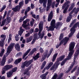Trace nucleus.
Listing matches in <instances>:
<instances>
[{"mask_svg": "<svg viewBox=\"0 0 79 79\" xmlns=\"http://www.w3.org/2000/svg\"><path fill=\"white\" fill-rule=\"evenodd\" d=\"M75 42H71L69 45V50L70 52H69L68 56L67 58H66L64 59L61 62L60 64L61 66H63L67 61V60H71V57L73 56V55L74 52V50H73L75 47Z\"/></svg>", "mask_w": 79, "mask_h": 79, "instance_id": "obj_1", "label": "nucleus"}, {"mask_svg": "<svg viewBox=\"0 0 79 79\" xmlns=\"http://www.w3.org/2000/svg\"><path fill=\"white\" fill-rule=\"evenodd\" d=\"M77 26L79 27V22H77L75 23L73 26L72 27L70 31L71 32L69 34V38H70L73 35H74V32H75V31H76V29L75 28H76V27H77Z\"/></svg>", "mask_w": 79, "mask_h": 79, "instance_id": "obj_2", "label": "nucleus"}, {"mask_svg": "<svg viewBox=\"0 0 79 79\" xmlns=\"http://www.w3.org/2000/svg\"><path fill=\"white\" fill-rule=\"evenodd\" d=\"M62 24L61 23L57 22L56 23V26H54L51 25L49 27V29H48V31H53L55 30V28H56V29H57L59 28V26H62Z\"/></svg>", "mask_w": 79, "mask_h": 79, "instance_id": "obj_3", "label": "nucleus"}, {"mask_svg": "<svg viewBox=\"0 0 79 79\" xmlns=\"http://www.w3.org/2000/svg\"><path fill=\"white\" fill-rule=\"evenodd\" d=\"M34 60L33 59H31V60H29L28 61L27 60H26L22 64L21 66V68L22 69H24L25 67H28L30 66V64H31V63L33 62Z\"/></svg>", "mask_w": 79, "mask_h": 79, "instance_id": "obj_4", "label": "nucleus"}, {"mask_svg": "<svg viewBox=\"0 0 79 79\" xmlns=\"http://www.w3.org/2000/svg\"><path fill=\"white\" fill-rule=\"evenodd\" d=\"M15 46V43L11 44L9 46H8L7 48V53H6V56L4 55L3 56H5L6 58V57H7L8 55L10 54V53H11V52L13 50V48Z\"/></svg>", "mask_w": 79, "mask_h": 79, "instance_id": "obj_5", "label": "nucleus"}, {"mask_svg": "<svg viewBox=\"0 0 79 79\" xmlns=\"http://www.w3.org/2000/svg\"><path fill=\"white\" fill-rule=\"evenodd\" d=\"M48 50H46L45 51V52L43 53V55L42 56V59L40 60L41 62H42L43 61H44L46 58H47H47H48V57L50 56V55H51V54L50 53H49L48 54Z\"/></svg>", "mask_w": 79, "mask_h": 79, "instance_id": "obj_6", "label": "nucleus"}, {"mask_svg": "<svg viewBox=\"0 0 79 79\" xmlns=\"http://www.w3.org/2000/svg\"><path fill=\"white\" fill-rule=\"evenodd\" d=\"M79 54V48L76 51L75 54H74V57L73 59V62L72 63L71 65L72 64L73 65V66L75 64V63H76V60L77 58V56Z\"/></svg>", "mask_w": 79, "mask_h": 79, "instance_id": "obj_7", "label": "nucleus"}, {"mask_svg": "<svg viewBox=\"0 0 79 79\" xmlns=\"http://www.w3.org/2000/svg\"><path fill=\"white\" fill-rule=\"evenodd\" d=\"M69 38L68 37H65L64 38V39L62 40L61 41H60L61 43L63 44V45H66V44H67V43H68V42L69 41Z\"/></svg>", "mask_w": 79, "mask_h": 79, "instance_id": "obj_8", "label": "nucleus"}, {"mask_svg": "<svg viewBox=\"0 0 79 79\" xmlns=\"http://www.w3.org/2000/svg\"><path fill=\"white\" fill-rule=\"evenodd\" d=\"M63 73H61L59 75V77L57 78L58 77V75L57 73H55L54 76L51 79H61V77H63Z\"/></svg>", "mask_w": 79, "mask_h": 79, "instance_id": "obj_9", "label": "nucleus"}, {"mask_svg": "<svg viewBox=\"0 0 79 79\" xmlns=\"http://www.w3.org/2000/svg\"><path fill=\"white\" fill-rule=\"evenodd\" d=\"M13 67V66L11 65H6L4 66V70L5 71H8L10 69H11Z\"/></svg>", "mask_w": 79, "mask_h": 79, "instance_id": "obj_10", "label": "nucleus"}, {"mask_svg": "<svg viewBox=\"0 0 79 79\" xmlns=\"http://www.w3.org/2000/svg\"><path fill=\"white\" fill-rule=\"evenodd\" d=\"M6 57H5V56H3L2 59V61L0 62L1 66H3L5 65V63H6Z\"/></svg>", "mask_w": 79, "mask_h": 79, "instance_id": "obj_11", "label": "nucleus"}, {"mask_svg": "<svg viewBox=\"0 0 79 79\" xmlns=\"http://www.w3.org/2000/svg\"><path fill=\"white\" fill-rule=\"evenodd\" d=\"M53 18V12H51L49 15L48 16V22L51 21V20Z\"/></svg>", "mask_w": 79, "mask_h": 79, "instance_id": "obj_12", "label": "nucleus"}, {"mask_svg": "<svg viewBox=\"0 0 79 79\" xmlns=\"http://www.w3.org/2000/svg\"><path fill=\"white\" fill-rule=\"evenodd\" d=\"M39 28L40 31L38 34H41V31L43 30V24L42 22H40L39 24Z\"/></svg>", "mask_w": 79, "mask_h": 79, "instance_id": "obj_13", "label": "nucleus"}, {"mask_svg": "<svg viewBox=\"0 0 79 79\" xmlns=\"http://www.w3.org/2000/svg\"><path fill=\"white\" fill-rule=\"evenodd\" d=\"M31 49L30 48L29 49H28L26 52L23 55V56L22 57V59L23 60L24 59V58H25V57H26V56H27V55L29 53V52H30V51H31Z\"/></svg>", "mask_w": 79, "mask_h": 79, "instance_id": "obj_14", "label": "nucleus"}, {"mask_svg": "<svg viewBox=\"0 0 79 79\" xmlns=\"http://www.w3.org/2000/svg\"><path fill=\"white\" fill-rule=\"evenodd\" d=\"M68 5H70V1H67L62 6V9L63 10H64V8H66V6Z\"/></svg>", "mask_w": 79, "mask_h": 79, "instance_id": "obj_15", "label": "nucleus"}, {"mask_svg": "<svg viewBox=\"0 0 79 79\" xmlns=\"http://www.w3.org/2000/svg\"><path fill=\"white\" fill-rule=\"evenodd\" d=\"M15 48L16 50L17 51H20V50H21L20 45H19V44L18 43L15 45Z\"/></svg>", "mask_w": 79, "mask_h": 79, "instance_id": "obj_16", "label": "nucleus"}, {"mask_svg": "<svg viewBox=\"0 0 79 79\" xmlns=\"http://www.w3.org/2000/svg\"><path fill=\"white\" fill-rule=\"evenodd\" d=\"M39 54H40V53H37L35 56H33V58L34 60V61H35L36 60H37V59L39 58L40 57L39 56Z\"/></svg>", "mask_w": 79, "mask_h": 79, "instance_id": "obj_17", "label": "nucleus"}, {"mask_svg": "<svg viewBox=\"0 0 79 79\" xmlns=\"http://www.w3.org/2000/svg\"><path fill=\"white\" fill-rule=\"evenodd\" d=\"M22 60V58H19L16 60L14 62V63L15 64L17 65Z\"/></svg>", "mask_w": 79, "mask_h": 79, "instance_id": "obj_18", "label": "nucleus"}, {"mask_svg": "<svg viewBox=\"0 0 79 79\" xmlns=\"http://www.w3.org/2000/svg\"><path fill=\"white\" fill-rule=\"evenodd\" d=\"M48 72H47L45 73L42 74V75H41L40 76V78H42L43 79H46V76L47 74H48Z\"/></svg>", "mask_w": 79, "mask_h": 79, "instance_id": "obj_19", "label": "nucleus"}, {"mask_svg": "<svg viewBox=\"0 0 79 79\" xmlns=\"http://www.w3.org/2000/svg\"><path fill=\"white\" fill-rule=\"evenodd\" d=\"M13 73L12 70H10L8 72V73H7L6 74L7 77H8V78H9V77H10L11 76H12Z\"/></svg>", "mask_w": 79, "mask_h": 79, "instance_id": "obj_20", "label": "nucleus"}, {"mask_svg": "<svg viewBox=\"0 0 79 79\" xmlns=\"http://www.w3.org/2000/svg\"><path fill=\"white\" fill-rule=\"evenodd\" d=\"M69 6H70V5H67L63 11V13H64V14H66V13H67V10L68 9V8H69Z\"/></svg>", "mask_w": 79, "mask_h": 79, "instance_id": "obj_21", "label": "nucleus"}, {"mask_svg": "<svg viewBox=\"0 0 79 79\" xmlns=\"http://www.w3.org/2000/svg\"><path fill=\"white\" fill-rule=\"evenodd\" d=\"M73 65H74L72 64L71 65H70L68 69L66 71L65 73L66 74L68 73H69V71H70L72 69H73Z\"/></svg>", "mask_w": 79, "mask_h": 79, "instance_id": "obj_22", "label": "nucleus"}, {"mask_svg": "<svg viewBox=\"0 0 79 79\" xmlns=\"http://www.w3.org/2000/svg\"><path fill=\"white\" fill-rule=\"evenodd\" d=\"M50 25L53 26H56V21L55 20L53 19L51 22Z\"/></svg>", "mask_w": 79, "mask_h": 79, "instance_id": "obj_23", "label": "nucleus"}, {"mask_svg": "<svg viewBox=\"0 0 79 79\" xmlns=\"http://www.w3.org/2000/svg\"><path fill=\"white\" fill-rule=\"evenodd\" d=\"M24 29L22 28V27H20V30L19 31L18 34L20 35V36H21V35H22V34L23 33V31H24Z\"/></svg>", "mask_w": 79, "mask_h": 79, "instance_id": "obj_24", "label": "nucleus"}, {"mask_svg": "<svg viewBox=\"0 0 79 79\" xmlns=\"http://www.w3.org/2000/svg\"><path fill=\"white\" fill-rule=\"evenodd\" d=\"M12 10H13L14 11H15V12H17V11L19 12L20 11V9H19V8L17 6H15V7L13 8Z\"/></svg>", "mask_w": 79, "mask_h": 79, "instance_id": "obj_25", "label": "nucleus"}, {"mask_svg": "<svg viewBox=\"0 0 79 79\" xmlns=\"http://www.w3.org/2000/svg\"><path fill=\"white\" fill-rule=\"evenodd\" d=\"M23 1L20 2L19 3V5L17 6L19 7V10H20L21 7L23 6Z\"/></svg>", "mask_w": 79, "mask_h": 79, "instance_id": "obj_26", "label": "nucleus"}, {"mask_svg": "<svg viewBox=\"0 0 79 79\" xmlns=\"http://www.w3.org/2000/svg\"><path fill=\"white\" fill-rule=\"evenodd\" d=\"M64 58H65V55H64L60 56L57 59L59 61H62Z\"/></svg>", "mask_w": 79, "mask_h": 79, "instance_id": "obj_27", "label": "nucleus"}, {"mask_svg": "<svg viewBox=\"0 0 79 79\" xmlns=\"http://www.w3.org/2000/svg\"><path fill=\"white\" fill-rule=\"evenodd\" d=\"M38 35L40 38L41 39H42L45 35V33L43 32L42 34H41V33H38Z\"/></svg>", "mask_w": 79, "mask_h": 79, "instance_id": "obj_28", "label": "nucleus"}, {"mask_svg": "<svg viewBox=\"0 0 79 79\" xmlns=\"http://www.w3.org/2000/svg\"><path fill=\"white\" fill-rule=\"evenodd\" d=\"M32 37L30 36L28 38H27L26 40V43H29V42H31L32 41Z\"/></svg>", "mask_w": 79, "mask_h": 79, "instance_id": "obj_29", "label": "nucleus"}, {"mask_svg": "<svg viewBox=\"0 0 79 79\" xmlns=\"http://www.w3.org/2000/svg\"><path fill=\"white\" fill-rule=\"evenodd\" d=\"M74 3L71 4V6L69 7V11H70L71 10H72V9H73V8L74 7Z\"/></svg>", "mask_w": 79, "mask_h": 79, "instance_id": "obj_30", "label": "nucleus"}, {"mask_svg": "<svg viewBox=\"0 0 79 79\" xmlns=\"http://www.w3.org/2000/svg\"><path fill=\"white\" fill-rule=\"evenodd\" d=\"M58 55V53H55L53 56L52 59V62H54L56 60V56Z\"/></svg>", "mask_w": 79, "mask_h": 79, "instance_id": "obj_31", "label": "nucleus"}, {"mask_svg": "<svg viewBox=\"0 0 79 79\" xmlns=\"http://www.w3.org/2000/svg\"><path fill=\"white\" fill-rule=\"evenodd\" d=\"M12 37V35L11 34H10L9 35V37L8 40V43L10 44V41L11 40V37Z\"/></svg>", "mask_w": 79, "mask_h": 79, "instance_id": "obj_32", "label": "nucleus"}, {"mask_svg": "<svg viewBox=\"0 0 79 79\" xmlns=\"http://www.w3.org/2000/svg\"><path fill=\"white\" fill-rule=\"evenodd\" d=\"M52 0H48V6L47 8H49V6L51 5L52 4Z\"/></svg>", "mask_w": 79, "mask_h": 79, "instance_id": "obj_33", "label": "nucleus"}, {"mask_svg": "<svg viewBox=\"0 0 79 79\" xmlns=\"http://www.w3.org/2000/svg\"><path fill=\"white\" fill-rule=\"evenodd\" d=\"M76 19H74L73 21H72V22L70 23V24L69 26V27H73V26L74 24V23H76Z\"/></svg>", "mask_w": 79, "mask_h": 79, "instance_id": "obj_34", "label": "nucleus"}, {"mask_svg": "<svg viewBox=\"0 0 79 79\" xmlns=\"http://www.w3.org/2000/svg\"><path fill=\"white\" fill-rule=\"evenodd\" d=\"M27 16H24L23 18L22 17H21L20 18L19 20V23H21L22 21H23L24 19L25 18H26Z\"/></svg>", "mask_w": 79, "mask_h": 79, "instance_id": "obj_35", "label": "nucleus"}, {"mask_svg": "<svg viewBox=\"0 0 79 79\" xmlns=\"http://www.w3.org/2000/svg\"><path fill=\"white\" fill-rule=\"evenodd\" d=\"M19 35H20L19 34L16 35L15 36L16 41H18V40H19Z\"/></svg>", "mask_w": 79, "mask_h": 79, "instance_id": "obj_36", "label": "nucleus"}, {"mask_svg": "<svg viewBox=\"0 0 79 79\" xmlns=\"http://www.w3.org/2000/svg\"><path fill=\"white\" fill-rule=\"evenodd\" d=\"M72 19V17H71L69 16L66 19V22H68V23H69L71 21V20Z\"/></svg>", "mask_w": 79, "mask_h": 79, "instance_id": "obj_37", "label": "nucleus"}, {"mask_svg": "<svg viewBox=\"0 0 79 79\" xmlns=\"http://www.w3.org/2000/svg\"><path fill=\"white\" fill-rule=\"evenodd\" d=\"M4 53H5V49H3L0 53V56H1V57H2V56H3Z\"/></svg>", "mask_w": 79, "mask_h": 79, "instance_id": "obj_38", "label": "nucleus"}, {"mask_svg": "<svg viewBox=\"0 0 79 79\" xmlns=\"http://www.w3.org/2000/svg\"><path fill=\"white\" fill-rule=\"evenodd\" d=\"M63 33H61L60 34L59 39V41H60V40H61L63 39Z\"/></svg>", "mask_w": 79, "mask_h": 79, "instance_id": "obj_39", "label": "nucleus"}, {"mask_svg": "<svg viewBox=\"0 0 79 79\" xmlns=\"http://www.w3.org/2000/svg\"><path fill=\"white\" fill-rule=\"evenodd\" d=\"M23 54V53L21 52H18L17 54H16V56L17 57H19V56H21L22 54Z\"/></svg>", "mask_w": 79, "mask_h": 79, "instance_id": "obj_40", "label": "nucleus"}, {"mask_svg": "<svg viewBox=\"0 0 79 79\" xmlns=\"http://www.w3.org/2000/svg\"><path fill=\"white\" fill-rule=\"evenodd\" d=\"M6 5H4L3 6V7L1 8V10H0V12L2 13V11L4 10L5 8H6Z\"/></svg>", "mask_w": 79, "mask_h": 79, "instance_id": "obj_41", "label": "nucleus"}, {"mask_svg": "<svg viewBox=\"0 0 79 79\" xmlns=\"http://www.w3.org/2000/svg\"><path fill=\"white\" fill-rule=\"evenodd\" d=\"M79 11V7L77 8L74 11V13L75 15H77Z\"/></svg>", "mask_w": 79, "mask_h": 79, "instance_id": "obj_42", "label": "nucleus"}, {"mask_svg": "<svg viewBox=\"0 0 79 79\" xmlns=\"http://www.w3.org/2000/svg\"><path fill=\"white\" fill-rule=\"evenodd\" d=\"M77 66H76L73 70H72L71 71V73H73L74 71H75V70H76L77 69Z\"/></svg>", "mask_w": 79, "mask_h": 79, "instance_id": "obj_43", "label": "nucleus"}, {"mask_svg": "<svg viewBox=\"0 0 79 79\" xmlns=\"http://www.w3.org/2000/svg\"><path fill=\"white\" fill-rule=\"evenodd\" d=\"M47 0H46L45 1H43V3L44 6L45 8L46 7V4H47Z\"/></svg>", "mask_w": 79, "mask_h": 79, "instance_id": "obj_44", "label": "nucleus"}, {"mask_svg": "<svg viewBox=\"0 0 79 79\" xmlns=\"http://www.w3.org/2000/svg\"><path fill=\"white\" fill-rule=\"evenodd\" d=\"M39 51L41 53H44V49L41 47L39 49Z\"/></svg>", "mask_w": 79, "mask_h": 79, "instance_id": "obj_45", "label": "nucleus"}, {"mask_svg": "<svg viewBox=\"0 0 79 79\" xmlns=\"http://www.w3.org/2000/svg\"><path fill=\"white\" fill-rule=\"evenodd\" d=\"M7 21L8 23H10V22L11 21V17H6Z\"/></svg>", "mask_w": 79, "mask_h": 79, "instance_id": "obj_46", "label": "nucleus"}, {"mask_svg": "<svg viewBox=\"0 0 79 79\" xmlns=\"http://www.w3.org/2000/svg\"><path fill=\"white\" fill-rule=\"evenodd\" d=\"M40 9V12L42 13H43V12H44L45 11V9H40V8H39Z\"/></svg>", "mask_w": 79, "mask_h": 79, "instance_id": "obj_47", "label": "nucleus"}, {"mask_svg": "<svg viewBox=\"0 0 79 79\" xmlns=\"http://www.w3.org/2000/svg\"><path fill=\"white\" fill-rule=\"evenodd\" d=\"M29 69H25V72L24 73V75H26L27 73H28V72H29Z\"/></svg>", "mask_w": 79, "mask_h": 79, "instance_id": "obj_48", "label": "nucleus"}, {"mask_svg": "<svg viewBox=\"0 0 79 79\" xmlns=\"http://www.w3.org/2000/svg\"><path fill=\"white\" fill-rule=\"evenodd\" d=\"M62 44H63L61 42V41H60L59 45L57 44L56 47V48H58V47H60V45H62Z\"/></svg>", "mask_w": 79, "mask_h": 79, "instance_id": "obj_49", "label": "nucleus"}, {"mask_svg": "<svg viewBox=\"0 0 79 79\" xmlns=\"http://www.w3.org/2000/svg\"><path fill=\"white\" fill-rule=\"evenodd\" d=\"M6 14H7V11H5L4 12V15L2 17V19H5V18L6 17Z\"/></svg>", "mask_w": 79, "mask_h": 79, "instance_id": "obj_50", "label": "nucleus"}, {"mask_svg": "<svg viewBox=\"0 0 79 79\" xmlns=\"http://www.w3.org/2000/svg\"><path fill=\"white\" fill-rule=\"evenodd\" d=\"M55 67V64H54L50 68V70H51V71H52V70H53Z\"/></svg>", "mask_w": 79, "mask_h": 79, "instance_id": "obj_51", "label": "nucleus"}, {"mask_svg": "<svg viewBox=\"0 0 79 79\" xmlns=\"http://www.w3.org/2000/svg\"><path fill=\"white\" fill-rule=\"evenodd\" d=\"M29 21V19L26 20L25 21H24L23 22V24H27V22H28Z\"/></svg>", "mask_w": 79, "mask_h": 79, "instance_id": "obj_52", "label": "nucleus"}, {"mask_svg": "<svg viewBox=\"0 0 79 79\" xmlns=\"http://www.w3.org/2000/svg\"><path fill=\"white\" fill-rule=\"evenodd\" d=\"M17 67H15L13 69L12 71L13 73H14V72H15V71H16L17 70Z\"/></svg>", "mask_w": 79, "mask_h": 79, "instance_id": "obj_53", "label": "nucleus"}, {"mask_svg": "<svg viewBox=\"0 0 79 79\" xmlns=\"http://www.w3.org/2000/svg\"><path fill=\"white\" fill-rule=\"evenodd\" d=\"M29 1L31 2V0H25V4H26V5H27V4L28 3H29Z\"/></svg>", "mask_w": 79, "mask_h": 79, "instance_id": "obj_54", "label": "nucleus"}, {"mask_svg": "<svg viewBox=\"0 0 79 79\" xmlns=\"http://www.w3.org/2000/svg\"><path fill=\"white\" fill-rule=\"evenodd\" d=\"M74 11H73V10L71 11V12L69 14V16L72 17V16H73V15H72V14H73V13H74Z\"/></svg>", "mask_w": 79, "mask_h": 79, "instance_id": "obj_55", "label": "nucleus"}, {"mask_svg": "<svg viewBox=\"0 0 79 79\" xmlns=\"http://www.w3.org/2000/svg\"><path fill=\"white\" fill-rule=\"evenodd\" d=\"M37 35L35 34L34 35V38H33V39H34L35 40H37Z\"/></svg>", "mask_w": 79, "mask_h": 79, "instance_id": "obj_56", "label": "nucleus"}, {"mask_svg": "<svg viewBox=\"0 0 79 79\" xmlns=\"http://www.w3.org/2000/svg\"><path fill=\"white\" fill-rule=\"evenodd\" d=\"M34 52H33L32 50L30 52V53L29 54V56H30L31 55H32L34 53Z\"/></svg>", "mask_w": 79, "mask_h": 79, "instance_id": "obj_57", "label": "nucleus"}, {"mask_svg": "<svg viewBox=\"0 0 79 79\" xmlns=\"http://www.w3.org/2000/svg\"><path fill=\"white\" fill-rule=\"evenodd\" d=\"M60 61V60H58L57 59V61L55 62L54 64H59V65L60 63H59V62Z\"/></svg>", "mask_w": 79, "mask_h": 79, "instance_id": "obj_58", "label": "nucleus"}, {"mask_svg": "<svg viewBox=\"0 0 79 79\" xmlns=\"http://www.w3.org/2000/svg\"><path fill=\"white\" fill-rule=\"evenodd\" d=\"M6 39V37L4 38L3 39H2V40H1V42L2 43H3V44L4 43V42L5 41V39Z\"/></svg>", "mask_w": 79, "mask_h": 79, "instance_id": "obj_59", "label": "nucleus"}, {"mask_svg": "<svg viewBox=\"0 0 79 79\" xmlns=\"http://www.w3.org/2000/svg\"><path fill=\"white\" fill-rule=\"evenodd\" d=\"M4 46V44L1 42V41L0 40V47H3V46Z\"/></svg>", "mask_w": 79, "mask_h": 79, "instance_id": "obj_60", "label": "nucleus"}, {"mask_svg": "<svg viewBox=\"0 0 79 79\" xmlns=\"http://www.w3.org/2000/svg\"><path fill=\"white\" fill-rule=\"evenodd\" d=\"M22 26L23 28H26L27 26V25L23 24H22Z\"/></svg>", "mask_w": 79, "mask_h": 79, "instance_id": "obj_61", "label": "nucleus"}, {"mask_svg": "<svg viewBox=\"0 0 79 79\" xmlns=\"http://www.w3.org/2000/svg\"><path fill=\"white\" fill-rule=\"evenodd\" d=\"M53 62H50L49 64H48V65L50 67H51V66L53 65Z\"/></svg>", "mask_w": 79, "mask_h": 79, "instance_id": "obj_62", "label": "nucleus"}, {"mask_svg": "<svg viewBox=\"0 0 79 79\" xmlns=\"http://www.w3.org/2000/svg\"><path fill=\"white\" fill-rule=\"evenodd\" d=\"M31 9H34L35 7L34 6V5L33 4H31Z\"/></svg>", "mask_w": 79, "mask_h": 79, "instance_id": "obj_63", "label": "nucleus"}, {"mask_svg": "<svg viewBox=\"0 0 79 79\" xmlns=\"http://www.w3.org/2000/svg\"><path fill=\"white\" fill-rule=\"evenodd\" d=\"M46 63H47V62H46V61L45 60L43 63L42 65H43V66H45V64H46Z\"/></svg>", "mask_w": 79, "mask_h": 79, "instance_id": "obj_64", "label": "nucleus"}]
</instances>
